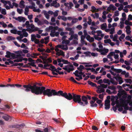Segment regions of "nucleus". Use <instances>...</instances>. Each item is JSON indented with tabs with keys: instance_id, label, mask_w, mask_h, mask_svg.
<instances>
[{
	"instance_id": "nucleus-1",
	"label": "nucleus",
	"mask_w": 132,
	"mask_h": 132,
	"mask_svg": "<svg viewBox=\"0 0 132 132\" xmlns=\"http://www.w3.org/2000/svg\"><path fill=\"white\" fill-rule=\"evenodd\" d=\"M23 87L26 88L24 89L26 92H28L31 91L32 93L36 95L43 94L44 95H47L48 97L58 95V92H56L55 90H51L48 88L45 89V87L44 86L41 87L37 86L35 84L32 86L29 84L23 85Z\"/></svg>"
},
{
	"instance_id": "nucleus-2",
	"label": "nucleus",
	"mask_w": 132,
	"mask_h": 132,
	"mask_svg": "<svg viewBox=\"0 0 132 132\" xmlns=\"http://www.w3.org/2000/svg\"><path fill=\"white\" fill-rule=\"evenodd\" d=\"M69 97H70V99H68V100H71L73 99V101L75 102H77L80 105H82L84 106L85 105L84 104V103L81 101V96L79 95H77L73 93H72V94L71 93H69Z\"/></svg>"
},
{
	"instance_id": "nucleus-3",
	"label": "nucleus",
	"mask_w": 132,
	"mask_h": 132,
	"mask_svg": "<svg viewBox=\"0 0 132 132\" xmlns=\"http://www.w3.org/2000/svg\"><path fill=\"white\" fill-rule=\"evenodd\" d=\"M69 93H67L66 92L63 93V91L61 90H59L58 91V96H61L63 97L67 100L70 99V97H69Z\"/></svg>"
},
{
	"instance_id": "nucleus-4",
	"label": "nucleus",
	"mask_w": 132,
	"mask_h": 132,
	"mask_svg": "<svg viewBox=\"0 0 132 132\" xmlns=\"http://www.w3.org/2000/svg\"><path fill=\"white\" fill-rule=\"evenodd\" d=\"M64 5L65 6V10L67 11H69L71 9L72 7L73 6V4L71 2H70L69 3H65L64 4Z\"/></svg>"
},
{
	"instance_id": "nucleus-5",
	"label": "nucleus",
	"mask_w": 132,
	"mask_h": 132,
	"mask_svg": "<svg viewBox=\"0 0 132 132\" xmlns=\"http://www.w3.org/2000/svg\"><path fill=\"white\" fill-rule=\"evenodd\" d=\"M13 18L14 19L18 21L19 22L22 21L23 22H24L27 20L26 19L22 16H18L17 18L13 17Z\"/></svg>"
},
{
	"instance_id": "nucleus-6",
	"label": "nucleus",
	"mask_w": 132,
	"mask_h": 132,
	"mask_svg": "<svg viewBox=\"0 0 132 132\" xmlns=\"http://www.w3.org/2000/svg\"><path fill=\"white\" fill-rule=\"evenodd\" d=\"M49 29L51 30V33L55 34V30H58V26H55L53 27L52 26H50L49 27Z\"/></svg>"
},
{
	"instance_id": "nucleus-7",
	"label": "nucleus",
	"mask_w": 132,
	"mask_h": 132,
	"mask_svg": "<svg viewBox=\"0 0 132 132\" xmlns=\"http://www.w3.org/2000/svg\"><path fill=\"white\" fill-rule=\"evenodd\" d=\"M120 100L121 101V102H122L123 103V105L125 106H127L128 104H129V100H124L123 99L120 98Z\"/></svg>"
},
{
	"instance_id": "nucleus-8",
	"label": "nucleus",
	"mask_w": 132,
	"mask_h": 132,
	"mask_svg": "<svg viewBox=\"0 0 132 132\" xmlns=\"http://www.w3.org/2000/svg\"><path fill=\"white\" fill-rule=\"evenodd\" d=\"M11 58H10L11 59H13L17 58L19 57H20L21 56V55L20 54H17L16 55V54L13 53H11Z\"/></svg>"
},
{
	"instance_id": "nucleus-9",
	"label": "nucleus",
	"mask_w": 132,
	"mask_h": 132,
	"mask_svg": "<svg viewBox=\"0 0 132 132\" xmlns=\"http://www.w3.org/2000/svg\"><path fill=\"white\" fill-rule=\"evenodd\" d=\"M62 62L65 64H70V63L68 62V61L62 59H58V62Z\"/></svg>"
},
{
	"instance_id": "nucleus-10",
	"label": "nucleus",
	"mask_w": 132,
	"mask_h": 132,
	"mask_svg": "<svg viewBox=\"0 0 132 132\" xmlns=\"http://www.w3.org/2000/svg\"><path fill=\"white\" fill-rule=\"evenodd\" d=\"M81 99L82 101L85 102V104L86 105H87L88 104V102L87 101V97L85 96H82Z\"/></svg>"
},
{
	"instance_id": "nucleus-11",
	"label": "nucleus",
	"mask_w": 132,
	"mask_h": 132,
	"mask_svg": "<svg viewBox=\"0 0 132 132\" xmlns=\"http://www.w3.org/2000/svg\"><path fill=\"white\" fill-rule=\"evenodd\" d=\"M109 51V50L108 49L104 48L103 49H101V54L103 55H105V53H107Z\"/></svg>"
},
{
	"instance_id": "nucleus-12",
	"label": "nucleus",
	"mask_w": 132,
	"mask_h": 132,
	"mask_svg": "<svg viewBox=\"0 0 132 132\" xmlns=\"http://www.w3.org/2000/svg\"><path fill=\"white\" fill-rule=\"evenodd\" d=\"M30 4H31L32 5V6H27V7L29 8H30L31 9H33L35 8V3L33 2L32 1L31 2V3Z\"/></svg>"
},
{
	"instance_id": "nucleus-13",
	"label": "nucleus",
	"mask_w": 132,
	"mask_h": 132,
	"mask_svg": "<svg viewBox=\"0 0 132 132\" xmlns=\"http://www.w3.org/2000/svg\"><path fill=\"white\" fill-rule=\"evenodd\" d=\"M51 69L50 70L53 71H55L56 72L58 73V68L57 69H56L55 67L52 65H51L50 67Z\"/></svg>"
},
{
	"instance_id": "nucleus-14",
	"label": "nucleus",
	"mask_w": 132,
	"mask_h": 132,
	"mask_svg": "<svg viewBox=\"0 0 132 132\" xmlns=\"http://www.w3.org/2000/svg\"><path fill=\"white\" fill-rule=\"evenodd\" d=\"M39 29V28L37 27H36V28L34 29L30 28L29 32V33H31V32H35L38 30Z\"/></svg>"
},
{
	"instance_id": "nucleus-15",
	"label": "nucleus",
	"mask_w": 132,
	"mask_h": 132,
	"mask_svg": "<svg viewBox=\"0 0 132 132\" xmlns=\"http://www.w3.org/2000/svg\"><path fill=\"white\" fill-rule=\"evenodd\" d=\"M117 80H119L121 79H122V78L119 76V74H117L116 76L114 77Z\"/></svg>"
},
{
	"instance_id": "nucleus-16",
	"label": "nucleus",
	"mask_w": 132,
	"mask_h": 132,
	"mask_svg": "<svg viewBox=\"0 0 132 132\" xmlns=\"http://www.w3.org/2000/svg\"><path fill=\"white\" fill-rule=\"evenodd\" d=\"M107 27L106 23H104L101 25V29L102 30H105Z\"/></svg>"
},
{
	"instance_id": "nucleus-17",
	"label": "nucleus",
	"mask_w": 132,
	"mask_h": 132,
	"mask_svg": "<svg viewBox=\"0 0 132 132\" xmlns=\"http://www.w3.org/2000/svg\"><path fill=\"white\" fill-rule=\"evenodd\" d=\"M103 81L105 83L108 84V85L110 84V80L108 79L104 78L103 80Z\"/></svg>"
},
{
	"instance_id": "nucleus-18",
	"label": "nucleus",
	"mask_w": 132,
	"mask_h": 132,
	"mask_svg": "<svg viewBox=\"0 0 132 132\" xmlns=\"http://www.w3.org/2000/svg\"><path fill=\"white\" fill-rule=\"evenodd\" d=\"M10 118V117L8 115L4 116H2V118L6 121L9 120Z\"/></svg>"
},
{
	"instance_id": "nucleus-19",
	"label": "nucleus",
	"mask_w": 132,
	"mask_h": 132,
	"mask_svg": "<svg viewBox=\"0 0 132 132\" xmlns=\"http://www.w3.org/2000/svg\"><path fill=\"white\" fill-rule=\"evenodd\" d=\"M85 68L82 65H80L79 67H78L77 69L79 71H82L83 70H85Z\"/></svg>"
},
{
	"instance_id": "nucleus-20",
	"label": "nucleus",
	"mask_w": 132,
	"mask_h": 132,
	"mask_svg": "<svg viewBox=\"0 0 132 132\" xmlns=\"http://www.w3.org/2000/svg\"><path fill=\"white\" fill-rule=\"evenodd\" d=\"M6 53V55L5 56V57L7 58H10L11 56V53L9 51H7Z\"/></svg>"
},
{
	"instance_id": "nucleus-21",
	"label": "nucleus",
	"mask_w": 132,
	"mask_h": 132,
	"mask_svg": "<svg viewBox=\"0 0 132 132\" xmlns=\"http://www.w3.org/2000/svg\"><path fill=\"white\" fill-rule=\"evenodd\" d=\"M61 18V19L64 21H65L67 20V18L65 16H58V19H60V18Z\"/></svg>"
},
{
	"instance_id": "nucleus-22",
	"label": "nucleus",
	"mask_w": 132,
	"mask_h": 132,
	"mask_svg": "<svg viewBox=\"0 0 132 132\" xmlns=\"http://www.w3.org/2000/svg\"><path fill=\"white\" fill-rule=\"evenodd\" d=\"M31 40L32 42L34 41L36 39V35L35 34H31Z\"/></svg>"
},
{
	"instance_id": "nucleus-23",
	"label": "nucleus",
	"mask_w": 132,
	"mask_h": 132,
	"mask_svg": "<svg viewBox=\"0 0 132 132\" xmlns=\"http://www.w3.org/2000/svg\"><path fill=\"white\" fill-rule=\"evenodd\" d=\"M29 11V10L27 6H26L25 9V12L24 13L25 14L27 15H28Z\"/></svg>"
},
{
	"instance_id": "nucleus-24",
	"label": "nucleus",
	"mask_w": 132,
	"mask_h": 132,
	"mask_svg": "<svg viewBox=\"0 0 132 132\" xmlns=\"http://www.w3.org/2000/svg\"><path fill=\"white\" fill-rule=\"evenodd\" d=\"M24 1L23 0H21L20 3V5L22 6V7H21L22 8H24L25 7V5L24 4Z\"/></svg>"
},
{
	"instance_id": "nucleus-25",
	"label": "nucleus",
	"mask_w": 132,
	"mask_h": 132,
	"mask_svg": "<svg viewBox=\"0 0 132 132\" xmlns=\"http://www.w3.org/2000/svg\"><path fill=\"white\" fill-rule=\"evenodd\" d=\"M125 37V35L124 34H122L119 37V39L121 41H122V39H123Z\"/></svg>"
},
{
	"instance_id": "nucleus-26",
	"label": "nucleus",
	"mask_w": 132,
	"mask_h": 132,
	"mask_svg": "<svg viewBox=\"0 0 132 132\" xmlns=\"http://www.w3.org/2000/svg\"><path fill=\"white\" fill-rule=\"evenodd\" d=\"M7 39L9 41L14 40L15 39V38L12 36H9L7 37Z\"/></svg>"
},
{
	"instance_id": "nucleus-27",
	"label": "nucleus",
	"mask_w": 132,
	"mask_h": 132,
	"mask_svg": "<svg viewBox=\"0 0 132 132\" xmlns=\"http://www.w3.org/2000/svg\"><path fill=\"white\" fill-rule=\"evenodd\" d=\"M60 55H62L64 56V53L63 51H62L61 50H58V56Z\"/></svg>"
},
{
	"instance_id": "nucleus-28",
	"label": "nucleus",
	"mask_w": 132,
	"mask_h": 132,
	"mask_svg": "<svg viewBox=\"0 0 132 132\" xmlns=\"http://www.w3.org/2000/svg\"><path fill=\"white\" fill-rule=\"evenodd\" d=\"M22 58H23V57H21L19 59H15L14 60V62H21L22 61Z\"/></svg>"
},
{
	"instance_id": "nucleus-29",
	"label": "nucleus",
	"mask_w": 132,
	"mask_h": 132,
	"mask_svg": "<svg viewBox=\"0 0 132 132\" xmlns=\"http://www.w3.org/2000/svg\"><path fill=\"white\" fill-rule=\"evenodd\" d=\"M83 53L84 54H86V56H89V57L91 56V55H90L91 52L89 51L84 52Z\"/></svg>"
},
{
	"instance_id": "nucleus-30",
	"label": "nucleus",
	"mask_w": 132,
	"mask_h": 132,
	"mask_svg": "<svg viewBox=\"0 0 132 132\" xmlns=\"http://www.w3.org/2000/svg\"><path fill=\"white\" fill-rule=\"evenodd\" d=\"M73 73L75 74L76 76L79 77L80 80L82 79V78L81 75H79L78 74L75 73V72H73Z\"/></svg>"
},
{
	"instance_id": "nucleus-31",
	"label": "nucleus",
	"mask_w": 132,
	"mask_h": 132,
	"mask_svg": "<svg viewBox=\"0 0 132 132\" xmlns=\"http://www.w3.org/2000/svg\"><path fill=\"white\" fill-rule=\"evenodd\" d=\"M50 35L52 37H54L55 36H58V32H56L55 34L51 33Z\"/></svg>"
},
{
	"instance_id": "nucleus-32",
	"label": "nucleus",
	"mask_w": 132,
	"mask_h": 132,
	"mask_svg": "<svg viewBox=\"0 0 132 132\" xmlns=\"http://www.w3.org/2000/svg\"><path fill=\"white\" fill-rule=\"evenodd\" d=\"M105 90L103 88H101V89L99 90H97V92L98 93H101L102 92H104Z\"/></svg>"
},
{
	"instance_id": "nucleus-33",
	"label": "nucleus",
	"mask_w": 132,
	"mask_h": 132,
	"mask_svg": "<svg viewBox=\"0 0 132 132\" xmlns=\"http://www.w3.org/2000/svg\"><path fill=\"white\" fill-rule=\"evenodd\" d=\"M70 42L68 40H63L62 42V43L63 44H69Z\"/></svg>"
},
{
	"instance_id": "nucleus-34",
	"label": "nucleus",
	"mask_w": 132,
	"mask_h": 132,
	"mask_svg": "<svg viewBox=\"0 0 132 132\" xmlns=\"http://www.w3.org/2000/svg\"><path fill=\"white\" fill-rule=\"evenodd\" d=\"M44 14L47 19H48L49 18V15L47 13L46 11H45L44 12Z\"/></svg>"
},
{
	"instance_id": "nucleus-35",
	"label": "nucleus",
	"mask_w": 132,
	"mask_h": 132,
	"mask_svg": "<svg viewBox=\"0 0 132 132\" xmlns=\"http://www.w3.org/2000/svg\"><path fill=\"white\" fill-rule=\"evenodd\" d=\"M114 70H115L114 72H116L118 73H120L122 71V70L120 69H114Z\"/></svg>"
},
{
	"instance_id": "nucleus-36",
	"label": "nucleus",
	"mask_w": 132,
	"mask_h": 132,
	"mask_svg": "<svg viewBox=\"0 0 132 132\" xmlns=\"http://www.w3.org/2000/svg\"><path fill=\"white\" fill-rule=\"evenodd\" d=\"M61 10L62 11V14L63 15H66L67 14V12L66 11H64V9L62 8H61Z\"/></svg>"
},
{
	"instance_id": "nucleus-37",
	"label": "nucleus",
	"mask_w": 132,
	"mask_h": 132,
	"mask_svg": "<svg viewBox=\"0 0 132 132\" xmlns=\"http://www.w3.org/2000/svg\"><path fill=\"white\" fill-rule=\"evenodd\" d=\"M110 5L111 8V10L114 11L116 10L117 8L114 6L113 4H110Z\"/></svg>"
},
{
	"instance_id": "nucleus-38",
	"label": "nucleus",
	"mask_w": 132,
	"mask_h": 132,
	"mask_svg": "<svg viewBox=\"0 0 132 132\" xmlns=\"http://www.w3.org/2000/svg\"><path fill=\"white\" fill-rule=\"evenodd\" d=\"M10 32L12 33L16 34H17V31L15 29H12L11 30Z\"/></svg>"
},
{
	"instance_id": "nucleus-39",
	"label": "nucleus",
	"mask_w": 132,
	"mask_h": 132,
	"mask_svg": "<svg viewBox=\"0 0 132 132\" xmlns=\"http://www.w3.org/2000/svg\"><path fill=\"white\" fill-rule=\"evenodd\" d=\"M127 94L126 92L122 96V99H123L125 100V99H126L127 97Z\"/></svg>"
},
{
	"instance_id": "nucleus-40",
	"label": "nucleus",
	"mask_w": 132,
	"mask_h": 132,
	"mask_svg": "<svg viewBox=\"0 0 132 132\" xmlns=\"http://www.w3.org/2000/svg\"><path fill=\"white\" fill-rule=\"evenodd\" d=\"M111 40L110 39H106L104 40V43L106 44L108 43H110V42H111Z\"/></svg>"
},
{
	"instance_id": "nucleus-41",
	"label": "nucleus",
	"mask_w": 132,
	"mask_h": 132,
	"mask_svg": "<svg viewBox=\"0 0 132 132\" xmlns=\"http://www.w3.org/2000/svg\"><path fill=\"white\" fill-rule=\"evenodd\" d=\"M125 80L126 81V82L127 83H129L131 84L132 83V80L131 79H125Z\"/></svg>"
},
{
	"instance_id": "nucleus-42",
	"label": "nucleus",
	"mask_w": 132,
	"mask_h": 132,
	"mask_svg": "<svg viewBox=\"0 0 132 132\" xmlns=\"http://www.w3.org/2000/svg\"><path fill=\"white\" fill-rule=\"evenodd\" d=\"M78 21V19L77 18L73 19L71 23L72 24L75 23L77 22Z\"/></svg>"
},
{
	"instance_id": "nucleus-43",
	"label": "nucleus",
	"mask_w": 132,
	"mask_h": 132,
	"mask_svg": "<svg viewBox=\"0 0 132 132\" xmlns=\"http://www.w3.org/2000/svg\"><path fill=\"white\" fill-rule=\"evenodd\" d=\"M104 105L105 106V108L106 110H108L110 109V104H106V105Z\"/></svg>"
},
{
	"instance_id": "nucleus-44",
	"label": "nucleus",
	"mask_w": 132,
	"mask_h": 132,
	"mask_svg": "<svg viewBox=\"0 0 132 132\" xmlns=\"http://www.w3.org/2000/svg\"><path fill=\"white\" fill-rule=\"evenodd\" d=\"M94 38L95 39L97 40L98 41H100L102 39V38L101 37H99L96 35L94 36Z\"/></svg>"
},
{
	"instance_id": "nucleus-45",
	"label": "nucleus",
	"mask_w": 132,
	"mask_h": 132,
	"mask_svg": "<svg viewBox=\"0 0 132 132\" xmlns=\"http://www.w3.org/2000/svg\"><path fill=\"white\" fill-rule=\"evenodd\" d=\"M21 48H23L24 49H28V47L26 46L25 44H24V43H22L21 45Z\"/></svg>"
},
{
	"instance_id": "nucleus-46",
	"label": "nucleus",
	"mask_w": 132,
	"mask_h": 132,
	"mask_svg": "<svg viewBox=\"0 0 132 132\" xmlns=\"http://www.w3.org/2000/svg\"><path fill=\"white\" fill-rule=\"evenodd\" d=\"M114 98H111V100L112 101L111 105L112 106H114L115 104V103L114 102Z\"/></svg>"
},
{
	"instance_id": "nucleus-47",
	"label": "nucleus",
	"mask_w": 132,
	"mask_h": 132,
	"mask_svg": "<svg viewBox=\"0 0 132 132\" xmlns=\"http://www.w3.org/2000/svg\"><path fill=\"white\" fill-rule=\"evenodd\" d=\"M1 13L4 15H5L6 14V10L4 9H2V11H1Z\"/></svg>"
},
{
	"instance_id": "nucleus-48",
	"label": "nucleus",
	"mask_w": 132,
	"mask_h": 132,
	"mask_svg": "<svg viewBox=\"0 0 132 132\" xmlns=\"http://www.w3.org/2000/svg\"><path fill=\"white\" fill-rule=\"evenodd\" d=\"M108 88L109 89L112 90H115L116 88V87L114 86H109L108 87Z\"/></svg>"
},
{
	"instance_id": "nucleus-49",
	"label": "nucleus",
	"mask_w": 132,
	"mask_h": 132,
	"mask_svg": "<svg viewBox=\"0 0 132 132\" xmlns=\"http://www.w3.org/2000/svg\"><path fill=\"white\" fill-rule=\"evenodd\" d=\"M92 129L93 130H98V128L97 127L94 126H92Z\"/></svg>"
},
{
	"instance_id": "nucleus-50",
	"label": "nucleus",
	"mask_w": 132,
	"mask_h": 132,
	"mask_svg": "<svg viewBox=\"0 0 132 132\" xmlns=\"http://www.w3.org/2000/svg\"><path fill=\"white\" fill-rule=\"evenodd\" d=\"M118 92L119 93H121V94H122V95L126 92L124 90H122V89L121 90H119Z\"/></svg>"
},
{
	"instance_id": "nucleus-51",
	"label": "nucleus",
	"mask_w": 132,
	"mask_h": 132,
	"mask_svg": "<svg viewBox=\"0 0 132 132\" xmlns=\"http://www.w3.org/2000/svg\"><path fill=\"white\" fill-rule=\"evenodd\" d=\"M73 39L76 40H78V36L77 34L73 35Z\"/></svg>"
},
{
	"instance_id": "nucleus-52",
	"label": "nucleus",
	"mask_w": 132,
	"mask_h": 132,
	"mask_svg": "<svg viewBox=\"0 0 132 132\" xmlns=\"http://www.w3.org/2000/svg\"><path fill=\"white\" fill-rule=\"evenodd\" d=\"M25 25L27 26V28H29L30 27V24H29V21H27L25 23Z\"/></svg>"
},
{
	"instance_id": "nucleus-53",
	"label": "nucleus",
	"mask_w": 132,
	"mask_h": 132,
	"mask_svg": "<svg viewBox=\"0 0 132 132\" xmlns=\"http://www.w3.org/2000/svg\"><path fill=\"white\" fill-rule=\"evenodd\" d=\"M110 101L109 100H106L105 101L104 105H106L108 104H110Z\"/></svg>"
},
{
	"instance_id": "nucleus-54",
	"label": "nucleus",
	"mask_w": 132,
	"mask_h": 132,
	"mask_svg": "<svg viewBox=\"0 0 132 132\" xmlns=\"http://www.w3.org/2000/svg\"><path fill=\"white\" fill-rule=\"evenodd\" d=\"M74 70V68H68L67 70L66 71H67L68 73H69L71 71H72L73 70Z\"/></svg>"
},
{
	"instance_id": "nucleus-55",
	"label": "nucleus",
	"mask_w": 132,
	"mask_h": 132,
	"mask_svg": "<svg viewBox=\"0 0 132 132\" xmlns=\"http://www.w3.org/2000/svg\"><path fill=\"white\" fill-rule=\"evenodd\" d=\"M101 87L103 88H106L108 86V85L107 84L105 85L104 84H101Z\"/></svg>"
},
{
	"instance_id": "nucleus-56",
	"label": "nucleus",
	"mask_w": 132,
	"mask_h": 132,
	"mask_svg": "<svg viewBox=\"0 0 132 132\" xmlns=\"http://www.w3.org/2000/svg\"><path fill=\"white\" fill-rule=\"evenodd\" d=\"M76 28L79 30H80L82 28V26L81 25H79L76 27Z\"/></svg>"
},
{
	"instance_id": "nucleus-57",
	"label": "nucleus",
	"mask_w": 132,
	"mask_h": 132,
	"mask_svg": "<svg viewBox=\"0 0 132 132\" xmlns=\"http://www.w3.org/2000/svg\"><path fill=\"white\" fill-rule=\"evenodd\" d=\"M115 54V53L113 52H111L108 55V56H113Z\"/></svg>"
},
{
	"instance_id": "nucleus-58",
	"label": "nucleus",
	"mask_w": 132,
	"mask_h": 132,
	"mask_svg": "<svg viewBox=\"0 0 132 132\" xmlns=\"http://www.w3.org/2000/svg\"><path fill=\"white\" fill-rule=\"evenodd\" d=\"M114 28H112L110 29V34H112L113 33L114 31Z\"/></svg>"
},
{
	"instance_id": "nucleus-59",
	"label": "nucleus",
	"mask_w": 132,
	"mask_h": 132,
	"mask_svg": "<svg viewBox=\"0 0 132 132\" xmlns=\"http://www.w3.org/2000/svg\"><path fill=\"white\" fill-rule=\"evenodd\" d=\"M39 22V23L40 24V23L41 22V21L39 20V19L38 18H36L35 19V22Z\"/></svg>"
},
{
	"instance_id": "nucleus-60",
	"label": "nucleus",
	"mask_w": 132,
	"mask_h": 132,
	"mask_svg": "<svg viewBox=\"0 0 132 132\" xmlns=\"http://www.w3.org/2000/svg\"><path fill=\"white\" fill-rule=\"evenodd\" d=\"M114 15L116 16H118L119 15V11L117 10L114 12Z\"/></svg>"
},
{
	"instance_id": "nucleus-61",
	"label": "nucleus",
	"mask_w": 132,
	"mask_h": 132,
	"mask_svg": "<svg viewBox=\"0 0 132 132\" xmlns=\"http://www.w3.org/2000/svg\"><path fill=\"white\" fill-rule=\"evenodd\" d=\"M1 2L3 3L5 5L7 4V2L6 1H5L4 0H1Z\"/></svg>"
},
{
	"instance_id": "nucleus-62",
	"label": "nucleus",
	"mask_w": 132,
	"mask_h": 132,
	"mask_svg": "<svg viewBox=\"0 0 132 132\" xmlns=\"http://www.w3.org/2000/svg\"><path fill=\"white\" fill-rule=\"evenodd\" d=\"M127 19L129 21L132 20V15H131V14H129L128 15V18Z\"/></svg>"
},
{
	"instance_id": "nucleus-63",
	"label": "nucleus",
	"mask_w": 132,
	"mask_h": 132,
	"mask_svg": "<svg viewBox=\"0 0 132 132\" xmlns=\"http://www.w3.org/2000/svg\"><path fill=\"white\" fill-rule=\"evenodd\" d=\"M35 43L36 44H38L39 43L40 41L39 39H36L34 41Z\"/></svg>"
},
{
	"instance_id": "nucleus-64",
	"label": "nucleus",
	"mask_w": 132,
	"mask_h": 132,
	"mask_svg": "<svg viewBox=\"0 0 132 132\" xmlns=\"http://www.w3.org/2000/svg\"><path fill=\"white\" fill-rule=\"evenodd\" d=\"M120 23L121 24L120 26V28L122 29L124 27V23L123 22H120Z\"/></svg>"
}]
</instances>
